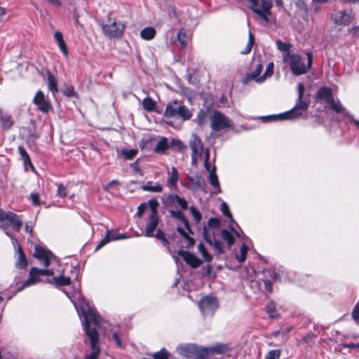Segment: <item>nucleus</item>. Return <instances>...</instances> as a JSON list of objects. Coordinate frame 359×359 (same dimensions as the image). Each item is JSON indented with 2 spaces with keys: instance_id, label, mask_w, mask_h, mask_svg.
I'll use <instances>...</instances> for the list:
<instances>
[{
  "instance_id": "nucleus-15",
  "label": "nucleus",
  "mask_w": 359,
  "mask_h": 359,
  "mask_svg": "<svg viewBox=\"0 0 359 359\" xmlns=\"http://www.w3.org/2000/svg\"><path fill=\"white\" fill-rule=\"evenodd\" d=\"M331 19L337 25L348 26L354 20V15L351 11L348 13L346 11H337L331 15Z\"/></svg>"
},
{
  "instance_id": "nucleus-17",
  "label": "nucleus",
  "mask_w": 359,
  "mask_h": 359,
  "mask_svg": "<svg viewBox=\"0 0 359 359\" xmlns=\"http://www.w3.org/2000/svg\"><path fill=\"white\" fill-rule=\"evenodd\" d=\"M189 146L192 151V163H195L197 159L202 155L203 145L201 139L196 135L193 134L189 142Z\"/></svg>"
},
{
  "instance_id": "nucleus-6",
  "label": "nucleus",
  "mask_w": 359,
  "mask_h": 359,
  "mask_svg": "<svg viewBox=\"0 0 359 359\" xmlns=\"http://www.w3.org/2000/svg\"><path fill=\"white\" fill-rule=\"evenodd\" d=\"M192 111L185 105H181L177 100L167 104L164 116L167 118H176L182 121L189 120L192 116Z\"/></svg>"
},
{
  "instance_id": "nucleus-20",
  "label": "nucleus",
  "mask_w": 359,
  "mask_h": 359,
  "mask_svg": "<svg viewBox=\"0 0 359 359\" xmlns=\"http://www.w3.org/2000/svg\"><path fill=\"white\" fill-rule=\"evenodd\" d=\"M207 351L205 358L215 354H226L231 351V348L226 344L217 343L211 346H205Z\"/></svg>"
},
{
  "instance_id": "nucleus-27",
  "label": "nucleus",
  "mask_w": 359,
  "mask_h": 359,
  "mask_svg": "<svg viewBox=\"0 0 359 359\" xmlns=\"http://www.w3.org/2000/svg\"><path fill=\"white\" fill-rule=\"evenodd\" d=\"M168 179L167 184L170 188H177V182L180 177V174L175 167L171 168L170 170H168Z\"/></svg>"
},
{
  "instance_id": "nucleus-58",
  "label": "nucleus",
  "mask_w": 359,
  "mask_h": 359,
  "mask_svg": "<svg viewBox=\"0 0 359 359\" xmlns=\"http://www.w3.org/2000/svg\"><path fill=\"white\" fill-rule=\"evenodd\" d=\"M29 198L34 205H40L41 202L39 199V195L37 193H32L29 196Z\"/></svg>"
},
{
  "instance_id": "nucleus-42",
  "label": "nucleus",
  "mask_w": 359,
  "mask_h": 359,
  "mask_svg": "<svg viewBox=\"0 0 359 359\" xmlns=\"http://www.w3.org/2000/svg\"><path fill=\"white\" fill-rule=\"evenodd\" d=\"M18 149V151H19V154H20L22 159L24 161V164L25 165L29 164V165H32L31 159H30L29 156L27 154L26 149H25V147L22 146H19Z\"/></svg>"
},
{
  "instance_id": "nucleus-23",
  "label": "nucleus",
  "mask_w": 359,
  "mask_h": 359,
  "mask_svg": "<svg viewBox=\"0 0 359 359\" xmlns=\"http://www.w3.org/2000/svg\"><path fill=\"white\" fill-rule=\"evenodd\" d=\"M262 65L258 64L252 72L246 74V76L244 79V83H247L249 81L252 80L255 81L258 83L264 82V81H259V79H262V75L260 76V74L262 71Z\"/></svg>"
},
{
  "instance_id": "nucleus-46",
  "label": "nucleus",
  "mask_w": 359,
  "mask_h": 359,
  "mask_svg": "<svg viewBox=\"0 0 359 359\" xmlns=\"http://www.w3.org/2000/svg\"><path fill=\"white\" fill-rule=\"evenodd\" d=\"M154 236L156 237L158 240L161 241V242L165 247L169 248L170 243L167 240L165 234L163 231H161V229H157L156 233V234H154Z\"/></svg>"
},
{
  "instance_id": "nucleus-38",
  "label": "nucleus",
  "mask_w": 359,
  "mask_h": 359,
  "mask_svg": "<svg viewBox=\"0 0 359 359\" xmlns=\"http://www.w3.org/2000/svg\"><path fill=\"white\" fill-rule=\"evenodd\" d=\"M260 119H262L264 122H269V121H273L287 120V118L286 116L284 115V113H281V114H279L277 115L274 114V115L261 116Z\"/></svg>"
},
{
  "instance_id": "nucleus-2",
  "label": "nucleus",
  "mask_w": 359,
  "mask_h": 359,
  "mask_svg": "<svg viewBox=\"0 0 359 359\" xmlns=\"http://www.w3.org/2000/svg\"><path fill=\"white\" fill-rule=\"evenodd\" d=\"M159 205L156 199H151L147 203H141L138 208L136 215L141 217L146 213L145 228L142 235L146 237H154V231L159 224L160 217L157 208Z\"/></svg>"
},
{
  "instance_id": "nucleus-1",
  "label": "nucleus",
  "mask_w": 359,
  "mask_h": 359,
  "mask_svg": "<svg viewBox=\"0 0 359 359\" xmlns=\"http://www.w3.org/2000/svg\"><path fill=\"white\" fill-rule=\"evenodd\" d=\"M81 309L84 317L83 322V330L90 339L91 352L85 356L86 359H97L100 353V348L98 345L99 334L96 328H91L89 321H92L95 325L100 322V316L95 309L90 306L89 302H83L81 305Z\"/></svg>"
},
{
  "instance_id": "nucleus-49",
  "label": "nucleus",
  "mask_w": 359,
  "mask_h": 359,
  "mask_svg": "<svg viewBox=\"0 0 359 359\" xmlns=\"http://www.w3.org/2000/svg\"><path fill=\"white\" fill-rule=\"evenodd\" d=\"M208 115V111L205 110H201L197 115L196 121L198 125L202 126L206 123V118Z\"/></svg>"
},
{
  "instance_id": "nucleus-44",
  "label": "nucleus",
  "mask_w": 359,
  "mask_h": 359,
  "mask_svg": "<svg viewBox=\"0 0 359 359\" xmlns=\"http://www.w3.org/2000/svg\"><path fill=\"white\" fill-rule=\"evenodd\" d=\"M222 238L226 242L229 246H231L234 243L233 235L226 229H222L221 232Z\"/></svg>"
},
{
  "instance_id": "nucleus-30",
  "label": "nucleus",
  "mask_w": 359,
  "mask_h": 359,
  "mask_svg": "<svg viewBox=\"0 0 359 359\" xmlns=\"http://www.w3.org/2000/svg\"><path fill=\"white\" fill-rule=\"evenodd\" d=\"M203 235L204 238L207 243H208L210 245L214 246V248L218 252H222V243L219 241L216 240L215 238H212L209 232L205 229H204L203 231Z\"/></svg>"
},
{
  "instance_id": "nucleus-13",
  "label": "nucleus",
  "mask_w": 359,
  "mask_h": 359,
  "mask_svg": "<svg viewBox=\"0 0 359 359\" xmlns=\"http://www.w3.org/2000/svg\"><path fill=\"white\" fill-rule=\"evenodd\" d=\"M198 306L203 316H212L218 307V302L215 297L205 296L200 300Z\"/></svg>"
},
{
  "instance_id": "nucleus-7",
  "label": "nucleus",
  "mask_w": 359,
  "mask_h": 359,
  "mask_svg": "<svg viewBox=\"0 0 359 359\" xmlns=\"http://www.w3.org/2000/svg\"><path fill=\"white\" fill-rule=\"evenodd\" d=\"M316 96L318 99L323 100L328 104L329 108L337 114L346 113L345 108L339 100H335L332 90L328 87H322L318 91Z\"/></svg>"
},
{
  "instance_id": "nucleus-35",
  "label": "nucleus",
  "mask_w": 359,
  "mask_h": 359,
  "mask_svg": "<svg viewBox=\"0 0 359 359\" xmlns=\"http://www.w3.org/2000/svg\"><path fill=\"white\" fill-rule=\"evenodd\" d=\"M177 230L185 240V241L187 243V245H186L187 248H190L191 247L194 245V244H195L194 239L193 238L190 237L186 231H184L182 227H177Z\"/></svg>"
},
{
  "instance_id": "nucleus-64",
  "label": "nucleus",
  "mask_w": 359,
  "mask_h": 359,
  "mask_svg": "<svg viewBox=\"0 0 359 359\" xmlns=\"http://www.w3.org/2000/svg\"><path fill=\"white\" fill-rule=\"evenodd\" d=\"M34 228V223L32 222H28L25 224V231L32 234Z\"/></svg>"
},
{
  "instance_id": "nucleus-52",
  "label": "nucleus",
  "mask_w": 359,
  "mask_h": 359,
  "mask_svg": "<svg viewBox=\"0 0 359 359\" xmlns=\"http://www.w3.org/2000/svg\"><path fill=\"white\" fill-rule=\"evenodd\" d=\"M280 349L271 350L267 353L264 359H280Z\"/></svg>"
},
{
  "instance_id": "nucleus-26",
  "label": "nucleus",
  "mask_w": 359,
  "mask_h": 359,
  "mask_svg": "<svg viewBox=\"0 0 359 359\" xmlns=\"http://www.w3.org/2000/svg\"><path fill=\"white\" fill-rule=\"evenodd\" d=\"M183 210H169L168 212L170 213V216L172 218L176 219L178 221H180L186 228V229L188 231L189 233H192L191 228L189 226V221L186 219V217L184 216V214L182 212Z\"/></svg>"
},
{
  "instance_id": "nucleus-28",
  "label": "nucleus",
  "mask_w": 359,
  "mask_h": 359,
  "mask_svg": "<svg viewBox=\"0 0 359 359\" xmlns=\"http://www.w3.org/2000/svg\"><path fill=\"white\" fill-rule=\"evenodd\" d=\"M48 282L55 287H60L70 285L71 280L69 277L60 274L59 276H55L52 278L48 279Z\"/></svg>"
},
{
  "instance_id": "nucleus-12",
  "label": "nucleus",
  "mask_w": 359,
  "mask_h": 359,
  "mask_svg": "<svg viewBox=\"0 0 359 359\" xmlns=\"http://www.w3.org/2000/svg\"><path fill=\"white\" fill-rule=\"evenodd\" d=\"M231 126L229 119L219 111H215L210 117V128L214 131L218 132Z\"/></svg>"
},
{
  "instance_id": "nucleus-5",
  "label": "nucleus",
  "mask_w": 359,
  "mask_h": 359,
  "mask_svg": "<svg viewBox=\"0 0 359 359\" xmlns=\"http://www.w3.org/2000/svg\"><path fill=\"white\" fill-rule=\"evenodd\" d=\"M298 99L295 105L290 110L284 112V115L287 116V120L293 119L300 116L304 111H306L310 104V100L304 98V85L299 83L297 85Z\"/></svg>"
},
{
  "instance_id": "nucleus-39",
  "label": "nucleus",
  "mask_w": 359,
  "mask_h": 359,
  "mask_svg": "<svg viewBox=\"0 0 359 359\" xmlns=\"http://www.w3.org/2000/svg\"><path fill=\"white\" fill-rule=\"evenodd\" d=\"M168 148V141L166 138H161L156 144L154 151L156 153H163Z\"/></svg>"
},
{
  "instance_id": "nucleus-45",
  "label": "nucleus",
  "mask_w": 359,
  "mask_h": 359,
  "mask_svg": "<svg viewBox=\"0 0 359 359\" xmlns=\"http://www.w3.org/2000/svg\"><path fill=\"white\" fill-rule=\"evenodd\" d=\"M248 251V247L245 243H243L240 248L239 255H236V259L239 263H242L245 260Z\"/></svg>"
},
{
  "instance_id": "nucleus-50",
  "label": "nucleus",
  "mask_w": 359,
  "mask_h": 359,
  "mask_svg": "<svg viewBox=\"0 0 359 359\" xmlns=\"http://www.w3.org/2000/svg\"><path fill=\"white\" fill-rule=\"evenodd\" d=\"M121 153L125 159L131 160L137 155V150L134 149H123Z\"/></svg>"
},
{
  "instance_id": "nucleus-43",
  "label": "nucleus",
  "mask_w": 359,
  "mask_h": 359,
  "mask_svg": "<svg viewBox=\"0 0 359 359\" xmlns=\"http://www.w3.org/2000/svg\"><path fill=\"white\" fill-rule=\"evenodd\" d=\"M266 312L271 318H276L278 313L276 309L275 304L273 302H269L266 306Z\"/></svg>"
},
{
  "instance_id": "nucleus-22",
  "label": "nucleus",
  "mask_w": 359,
  "mask_h": 359,
  "mask_svg": "<svg viewBox=\"0 0 359 359\" xmlns=\"http://www.w3.org/2000/svg\"><path fill=\"white\" fill-rule=\"evenodd\" d=\"M15 253L17 259L15 262V266L18 269H22L27 267L28 262L26 256L22 250V248L18 245L15 246Z\"/></svg>"
},
{
  "instance_id": "nucleus-4",
  "label": "nucleus",
  "mask_w": 359,
  "mask_h": 359,
  "mask_svg": "<svg viewBox=\"0 0 359 359\" xmlns=\"http://www.w3.org/2000/svg\"><path fill=\"white\" fill-rule=\"evenodd\" d=\"M0 222H1V228L5 231L6 234L11 239L12 244L14 248H15L18 244V240L14 238L12 233L7 231V229L11 226L14 231H19L23 224L21 216L13 212H6L0 209Z\"/></svg>"
},
{
  "instance_id": "nucleus-29",
  "label": "nucleus",
  "mask_w": 359,
  "mask_h": 359,
  "mask_svg": "<svg viewBox=\"0 0 359 359\" xmlns=\"http://www.w3.org/2000/svg\"><path fill=\"white\" fill-rule=\"evenodd\" d=\"M220 209H221V211L222 212L223 215L230 219L229 226H230V228H231V231L233 232V233L235 234L236 236H237L238 238H241V236L243 234V232L241 231V233L236 231L234 229V228L233 226H231V223H233L234 221L233 219L232 215H231V212L229 210V205H227V203H226L225 202H223L221 204V208Z\"/></svg>"
},
{
  "instance_id": "nucleus-62",
  "label": "nucleus",
  "mask_w": 359,
  "mask_h": 359,
  "mask_svg": "<svg viewBox=\"0 0 359 359\" xmlns=\"http://www.w3.org/2000/svg\"><path fill=\"white\" fill-rule=\"evenodd\" d=\"M106 234L109 237L110 241H118V238H117L118 232L113 230H107Z\"/></svg>"
},
{
  "instance_id": "nucleus-31",
  "label": "nucleus",
  "mask_w": 359,
  "mask_h": 359,
  "mask_svg": "<svg viewBox=\"0 0 359 359\" xmlns=\"http://www.w3.org/2000/svg\"><path fill=\"white\" fill-rule=\"evenodd\" d=\"M48 88L55 96L58 93L57 82L55 76L48 71L47 72Z\"/></svg>"
},
{
  "instance_id": "nucleus-24",
  "label": "nucleus",
  "mask_w": 359,
  "mask_h": 359,
  "mask_svg": "<svg viewBox=\"0 0 359 359\" xmlns=\"http://www.w3.org/2000/svg\"><path fill=\"white\" fill-rule=\"evenodd\" d=\"M216 168L215 166H212V171L209 175V182L211 186L213 187V190L212 191V194H218L222 192V189L220 188L219 182L218 180V177L216 175Z\"/></svg>"
},
{
  "instance_id": "nucleus-33",
  "label": "nucleus",
  "mask_w": 359,
  "mask_h": 359,
  "mask_svg": "<svg viewBox=\"0 0 359 359\" xmlns=\"http://www.w3.org/2000/svg\"><path fill=\"white\" fill-rule=\"evenodd\" d=\"M155 35L156 29L152 27H145L140 32L141 38L147 41L154 39Z\"/></svg>"
},
{
  "instance_id": "nucleus-34",
  "label": "nucleus",
  "mask_w": 359,
  "mask_h": 359,
  "mask_svg": "<svg viewBox=\"0 0 359 359\" xmlns=\"http://www.w3.org/2000/svg\"><path fill=\"white\" fill-rule=\"evenodd\" d=\"M177 38L181 45L182 48L187 47L189 37L188 35H187L184 29H180L178 31Z\"/></svg>"
},
{
  "instance_id": "nucleus-60",
  "label": "nucleus",
  "mask_w": 359,
  "mask_h": 359,
  "mask_svg": "<svg viewBox=\"0 0 359 359\" xmlns=\"http://www.w3.org/2000/svg\"><path fill=\"white\" fill-rule=\"evenodd\" d=\"M109 237H108V236L107 234H105L104 237L102 238L100 241L99 242V243L97 244V245L96 246L95 248V251H97L99 250L100 249H101L102 247H104L106 244H107L108 243L110 242L109 239Z\"/></svg>"
},
{
  "instance_id": "nucleus-41",
  "label": "nucleus",
  "mask_w": 359,
  "mask_h": 359,
  "mask_svg": "<svg viewBox=\"0 0 359 359\" xmlns=\"http://www.w3.org/2000/svg\"><path fill=\"white\" fill-rule=\"evenodd\" d=\"M144 109L147 111H151L156 107L155 102L149 97L144 98L142 101Z\"/></svg>"
},
{
  "instance_id": "nucleus-36",
  "label": "nucleus",
  "mask_w": 359,
  "mask_h": 359,
  "mask_svg": "<svg viewBox=\"0 0 359 359\" xmlns=\"http://www.w3.org/2000/svg\"><path fill=\"white\" fill-rule=\"evenodd\" d=\"M122 337L123 332L120 329L113 330L111 339L116 342V346L120 348H124V345L121 340Z\"/></svg>"
},
{
  "instance_id": "nucleus-16",
  "label": "nucleus",
  "mask_w": 359,
  "mask_h": 359,
  "mask_svg": "<svg viewBox=\"0 0 359 359\" xmlns=\"http://www.w3.org/2000/svg\"><path fill=\"white\" fill-rule=\"evenodd\" d=\"M163 203L168 207L180 208L182 210L188 208L187 201L177 194H168L163 200Z\"/></svg>"
},
{
  "instance_id": "nucleus-37",
  "label": "nucleus",
  "mask_w": 359,
  "mask_h": 359,
  "mask_svg": "<svg viewBox=\"0 0 359 359\" xmlns=\"http://www.w3.org/2000/svg\"><path fill=\"white\" fill-rule=\"evenodd\" d=\"M276 44L277 48L280 51L283 52V54L293 53L292 52H290V49L292 46L291 43L283 42L281 40L278 39L276 41Z\"/></svg>"
},
{
  "instance_id": "nucleus-48",
  "label": "nucleus",
  "mask_w": 359,
  "mask_h": 359,
  "mask_svg": "<svg viewBox=\"0 0 359 359\" xmlns=\"http://www.w3.org/2000/svg\"><path fill=\"white\" fill-rule=\"evenodd\" d=\"M152 356L154 359H169L170 354L165 348H163L159 351L154 353Z\"/></svg>"
},
{
  "instance_id": "nucleus-47",
  "label": "nucleus",
  "mask_w": 359,
  "mask_h": 359,
  "mask_svg": "<svg viewBox=\"0 0 359 359\" xmlns=\"http://www.w3.org/2000/svg\"><path fill=\"white\" fill-rule=\"evenodd\" d=\"M254 41H255L254 36L250 32H249L248 42V43L246 45L245 48L243 50L241 51V53L242 55H247V54L250 53V51L252 50V46L254 44Z\"/></svg>"
},
{
  "instance_id": "nucleus-57",
  "label": "nucleus",
  "mask_w": 359,
  "mask_h": 359,
  "mask_svg": "<svg viewBox=\"0 0 359 359\" xmlns=\"http://www.w3.org/2000/svg\"><path fill=\"white\" fill-rule=\"evenodd\" d=\"M219 224H220L219 221L215 217H211L210 219H209V220L208 222V226L210 228H212V229H215V228L218 229L219 226Z\"/></svg>"
},
{
  "instance_id": "nucleus-59",
  "label": "nucleus",
  "mask_w": 359,
  "mask_h": 359,
  "mask_svg": "<svg viewBox=\"0 0 359 359\" xmlns=\"http://www.w3.org/2000/svg\"><path fill=\"white\" fill-rule=\"evenodd\" d=\"M57 45L60 49V50L62 51V53H63V55L67 57L68 56V50H67V45L65 43V42L64 41V39L61 40L60 41H58L57 42Z\"/></svg>"
},
{
  "instance_id": "nucleus-25",
  "label": "nucleus",
  "mask_w": 359,
  "mask_h": 359,
  "mask_svg": "<svg viewBox=\"0 0 359 359\" xmlns=\"http://www.w3.org/2000/svg\"><path fill=\"white\" fill-rule=\"evenodd\" d=\"M14 119L10 114L3 113L0 116V126L4 131L10 130L14 126Z\"/></svg>"
},
{
  "instance_id": "nucleus-3",
  "label": "nucleus",
  "mask_w": 359,
  "mask_h": 359,
  "mask_svg": "<svg viewBox=\"0 0 359 359\" xmlns=\"http://www.w3.org/2000/svg\"><path fill=\"white\" fill-rule=\"evenodd\" d=\"M307 57V65H306L303 58L297 53L283 54V61L288 65L292 73L295 76H300L306 74L311 68L313 64V53L311 51L306 53Z\"/></svg>"
},
{
  "instance_id": "nucleus-9",
  "label": "nucleus",
  "mask_w": 359,
  "mask_h": 359,
  "mask_svg": "<svg viewBox=\"0 0 359 359\" xmlns=\"http://www.w3.org/2000/svg\"><path fill=\"white\" fill-rule=\"evenodd\" d=\"M102 32L104 36L109 38L121 37L125 29V25L122 23H117L115 20L108 18L106 22L101 25Z\"/></svg>"
},
{
  "instance_id": "nucleus-55",
  "label": "nucleus",
  "mask_w": 359,
  "mask_h": 359,
  "mask_svg": "<svg viewBox=\"0 0 359 359\" xmlns=\"http://www.w3.org/2000/svg\"><path fill=\"white\" fill-rule=\"evenodd\" d=\"M351 316L355 323L359 325V301L354 306L351 312Z\"/></svg>"
},
{
  "instance_id": "nucleus-18",
  "label": "nucleus",
  "mask_w": 359,
  "mask_h": 359,
  "mask_svg": "<svg viewBox=\"0 0 359 359\" xmlns=\"http://www.w3.org/2000/svg\"><path fill=\"white\" fill-rule=\"evenodd\" d=\"M33 102L37 106L38 109L43 113L48 112L51 109L50 102L46 98L43 93L41 90L36 92L33 99Z\"/></svg>"
},
{
  "instance_id": "nucleus-11",
  "label": "nucleus",
  "mask_w": 359,
  "mask_h": 359,
  "mask_svg": "<svg viewBox=\"0 0 359 359\" xmlns=\"http://www.w3.org/2000/svg\"><path fill=\"white\" fill-rule=\"evenodd\" d=\"M34 257L36 258L41 264L48 267L52 263L57 264L58 261L56 257L45 247L36 245L34 248Z\"/></svg>"
},
{
  "instance_id": "nucleus-53",
  "label": "nucleus",
  "mask_w": 359,
  "mask_h": 359,
  "mask_svg": "<svg viewBox=\"0 0 359 359\" xmlns=\"http://www.w3.org/2000/svg\"><path fill=\"white\" fill-rule=\"evenodd\" d=\"M62 93H63L64 95H65L67 97H74L76 95V93L74 91V88L71 85L65 86L62 89Z\"/></svg>"
},
{
  "instance_id": "nucleus-10",
  "label": "nucleus",
  "mask_w": 359,
  "mask_h": 359,
  "mask_svg": "<svg viewBox=\"0 0 359 359\" xmlns=\"http://www.w3.org/2000/svg\"><path fill=\"white\" fill-rule=\"evenodd\" d=\"M55 272L53 269H41L36 267H32L29 271V278L18 288V291H21L26 287L35 285L40 282V276H53Z\"/></svg>"
},
{
  "instance_id": "nucleus-40",
  "label": "nucleus",
  "mask_w": 359,
  "mask_h": 359,
  "mask_svg": "<svg viewBox=\"0 0 359 359\" xmlns=\"http://www.w3.org/2000/svg\"><path fill=\"white\" fill-rule=\"evenodd\" d=\"M198 250L202 255L204 260L208 263L211 262L212 260V257L208 252L205 249L204 245L202 243H200L198 245Z\"/></svg>"
},
{
  "instance_id": "nucleus-19",
  "label": "nucleus",
  "mask_w": 359,
  "mask_h": 359,
  "mask_svg": "<svg viewBox=\"0 0 359 359\" xmlns=\"http://www.w3.org/2000/svg\"><path fill=\"white\" fill-rule=\"evenodd\" d=\"M177 255L182 257L184 261L193 269L198 268L202 264L201 259L187 250H180Z\"/></svg>"
},
{
  "instance_id": "nucleus-54",
  "label": "nucleus",
  "mask_w": 359,
  "mask_h": 359,
  "mask_svg": "<svg viewBox=\"0 0 359 359\" xmlns=\"http://www.w3.org/2000/svg\"><path fill=\"white\" fill-rule=\"evenodd\" d=\"M57 186V194L56 196L60 198H65L67 193V186L63 185L62 184H56Z\"/></svg>"
},
{
  "instance_id": "nucleus-56",
  "label": "nucleus",
  "mask_w": 359,
  "mask_h": 359,
  "mask_svg": "<svg viewBox=\"0 0 359 359\" xmlns=\"http://www.w3.org/2000/svg\"><path fill=\"white\" fill-rule=\"evenodd\" d=\"M189 210L196 222H198L201 220L202 215L201 212L195 207L191 206L189 208Z\"/></svg>"
},
{
  "instance_id": "nucleus-32",
  "label": "nucleus",
  "mask_w": 359,
  "mask_h": 359,
  "mask_svg": "<svg viewBox=\"0 0 359 359\" xmlns=\"http://www.w3.org/2000/svg\"><path fill=\"white\" fill-rule=\"evenodd\" d=\"M142 189L146 191L161 193L163 191V186L158 182H147L146 184L142 186Z\"/></svg>"
},
{
  "instance_id": "nucleus-14",
  "label": "nucleus",
  "mask_w": 359,
  "mask_h": 359,
  "mask_svg": "<svg viewBox=\"0 0 359 359\" xmlns=\"http://www.w3.org/2000/svg\"><path fill=\"white\" fill-rule=\"evenodd\" d=\"M272 0H261L259 5L251 11L257 15L266 24H269L270 22L269 16L271 15L272 13Z\"/></svg>"
},
{
  "instance_id": "nucleus-63",
  "label": "nucleus",
  "mask_w": 359,
  "mask_h": 359,
  "mask_svg": "<svg viewBox=\"0 0 359 359\" xmlns=\"http://www.w3.org/2000/svg\"><path fill=\"white\" fill-rule=\"evenodd\" d=\"M204 166H205V168L206 171L208 172V173L210 174V172L212 171V167H211V165H210V164L209 163V152L208 151L206 152L205 161V163H204Z\"/></svg>"
},
{
  "instance_id": "nucleus-21",
  "label": "nucleus",
  "mask_w": 359,
  "mask_h": 359,
  "mask_svg": "<svg viewBox=\"0 0 359 359\" xmlns=\"http://www.w3.org/2000/svg\"><path fill=\"white\" fill-rule=\"evenodd\" d=\"M187 188L191 191H196L203 189L205 186V182L201 175L196 173L187 178Z\"/></svg>"
},
{
  "instance_id": "nucleus-8",
  "label": "nucleus",
  "mask_w": 359,
  "mask_h": 359,
  "mask_svg": "<svg viewBox=\"0 0 359 359\" xmlns=\"http://www.w3.org/2000/svg\"><path fill=\"white\" fill-rule=\"evenodd\" d=\"M177 353L186 358L194 359H205L207 353L205 346L194 344H181L177 347Z\"/></svg>"
},
{
  "instance_id": "nucleus-51",
  "label": "nucleus",
  "mask_w": 359,
  "mask_h": 359,
  "mask_svg": "<svg viewBox=\"0 0 359 359\" xmlns=\"http://www.w3.org/2000/svg\"><path fill=\"white\" fill-rule=\"evenodd\" d=\"M274 65L273 62H269L266 68L264 73L262 74V79L259 81H265L267 78L271 77L273 73Z\"/></svg>"
},
{
  "instance_id": "nucleus-61",
  "label": "nucleus",
  "mask_w": 359,
  "mask_h": 359,
  "mask_svg": "<svg viewBox=\"0 0 359 359\" xmlns=\"http://www.w3.org/2000/svg\"><path fill=\"white\" fill-rule=\"evenodd\" d=\"M109 237H108V236L107 234H105L104 237L102 238L100 241L99 242V243L97 244V245L96 246L95 248V251H97L99 250L100 249H101L102 247H104L106 244H107L108 243L110 242L109 239Z\"/></svg>"
}]
</instances>
